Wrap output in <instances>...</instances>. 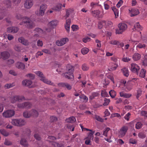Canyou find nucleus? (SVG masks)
Listing matches in <instances>:
<instances>
[{
    "mask_svg": "<svg viewBox=\"0 0 147 147\" xmlns=\"http://www.w3.org/2000/svg\"><path fill=\"white\" fill-rule=\"evenodd\" d=\"M11 6L10 0H4L0 3V20L2 19L6 15V11L7 8Z\"/></svg>",
    "mask_w": 147,
    "mask_h": 147,
    "instance_id": "obj_1",
    "label": "nucleus"
},
{
    "mask_svg": "<svg viewBox=\"0 0 147 147\" xmlns=\"http://www.w3.org/2000/svg\"><path fill=\"white\" fill-rule=\"evenodd\" d=\"M16 18L19 20H22V22L20 24L21 25H23L24 24H25L26 27L28 28H32L35 26V24L29 18L26 16L22 17L20 14H18L16 16Z\"/></svg>",
    "mask_w": 147,
    "mask_h": 147,
    "instance_id": "obj_2",
    "label": "nucleus"
},
{
    "mask_svg": "<svg viewBox=\"0 0 147 147\" xmlns=\"http://www.w3.org/2000/svg\"><path fill=\"white\" fill-rule=\"evenodd\" d=\"M35 74L40 78V80L43 82L53 86H55L54 84L52 82L46 79L42 73L40 71H37L35 72Z\"/></svg>",
    "mask_w": 147,
    "mask_h": 147,
    "instance_id": "obj_3",
    "label": "nucleus"
},
{
    "mask_svg": "<svg viewBox=\"0 0 147 147\" xmlns=\"http://www.w3.org/2000/svg\"><path fill=\"white\" fill-rule=\"evenodd\" d=\"M119 29L116 30V34H121L127 28V25L124 23H120L118 25Z\"/></svg>",
    "mask_w": 147,
    "mask_h": 147,
    "instance_id": "obj_4",
    "label": "nucleus"
},
{
    "mask_svg": "<svg viewBox=\"0 0 147 147\" xmlns=\"http://www.w3.org/2000/svg\"><path fill=\"white\" fill-rule=\"evenodd\" d=\"M12 123L16 126H22L24 125L25 123V121L23 119H13L12 120Z\"/></svg>",
    "mask_w": 147,
    "mask_h": 147,
    "instance_id": "obj_5",
    "label": "nucleus"
},
{
    "mask_svg": "<svg viewBox=\"0 0 147 147\" xmlns=\"http://www.w3.org/2000/svg\"><path fill=\"white\" fill-rule=\"evenodd\" d=\"M67 71L65 72L64 74L65 77L67 79H71L74 78L73 74V69L71 68L67 69Z\"/></svg>",
    "mask_w": 147,
    "mask_h": 147,
    "instance_id": "obj_6",
    "label": "nucleus"
},
{
    "mask_svg": "<svg viewBox=\"0 0 147 147\" xmlns=\"http://www.w3.org/2000/svg\"><path fill=\"white\" fill-rule=\"evenodd\" d=\"M15 114V111L13 110H9L4 111L3 113L4 117L6 118H9L13 116Z\"/></svg>",
    "mask_w": 147,
    "mask_h": 147,
    "instance_id": "obj_7",
    "label": "nucleus"
},
{
    "mask_svg": "<svg viewBox=\"0 0 147 147\" xmlns=\"http://www.w3.org/2000/svg\"><path fill=\"white\" fill-rule=\"evenodd\" d=\"M140 67L137 64L134 63L131 64V70L133 72L138 75V71Z\"/></svg>",
    "mask_w": 147,
    "mask_h": 147,
    "instance_id": "obj_8",
    "label": "nucleus"
},
{
    "mask_svg": "<svg viewBox=\"0 0 147 147\" xmlns=\"http://www.w3.org/2000/svg\"><path fill=\"white\" fill-rule=\"evenodd\" d=\"M25 100V98L23 96H15L13 97L11 102L12 103H14L16 101H20Z\"/></svg>",
    "mask_w": 147,
    "mask_h": 147,
    "instance_id": "obj_9",
    "label": "nucleus"
},
{
    "mask_svg": "<svg viewBox=\"0 0 147 147\" xmlns=\"http://www.w3.org/2000/svg\"><path fill=\"white\" fill-rule=\"evenodd\" d=\"M68 41V38H65L61 39L59 40H57L56 42V45L58 46H62L65 44Z\"/></svg>",
    "mask_w": 147,
    "mask_h": 147,
    "instance_id": "obj_10",
    "label": "nucleus"
},
{
    "mask_svg": "<svg viewBox=\"0 0 147 147\" xmlns=\"http://www.w3.org/2000/svg\"><path fill=\"white\" fill-rule=\"evenodd\" d=\"M128 130V128L127 126H124L120 129L119 132V136L121 137L124 136L125 134Z\"/></svg>",
    "mask_w": 147,
    "mask_h": 147,
    "instance_id": "obj_11",
    "label": "nucleus"
},
{
    "mask_svg": "<svg viewBox=\"0 0 147 147\" xmlns=\"http://www.w3.org/2000/svg\"><path fill=\"white\" fill-rule=\"evenodd\" d=\"M33 4L32 0H26L24 3L25 8L27 9L30 8Z\"/></svg>",
    "mask_w": 147,
    "mask_h": 147,
    "instance_id": "obj_12",
    "label": "nucleus"
},
{
    "mask_svg": "<svg viewBox=\"0 0 147 147\" xmlns=\"http://www.w3.org/2000/svg\"><path fill=\"white\" fill-rule=\"evenodd\" d=\"M19 28L17 27H12L8 28L7 31L9 33H15L17 32L19 30Z\"/></svg>",
    "mask_w": 147,
    "mask_h": 147,
    "instance_id": "obj_13",
    "label": "nucleus"
},
{
    "mask_svg": "<svg viewBox=\"0 0 147 147\" xmlns=\"http://www.w3.org/2000/svg\"><path fill=\"white\" fill-rule=\"evenodd\" d=\"M58 85L59 87L66 88L68 90H70L72 88L71 86L66 83H59L58 84Z\"/></svg>",
    "mask_w": 147,
    "mask_h": 147,
    "instance_id": "obj_14",
    "label": "nucleus"
},
{
    "mask_svg": "<svg viewBox=\"0 0 147 147\" xmlns=\"http://www.w3.org/2000/svg\"><path fill=\"white\" fill-rule=\"evenodd\" d=\"M18 41L20 42L26 46L28 45L30 43L27 40L25 39L23 37H21L19 38Z\"/></svg>",
    "mask_w": 147,
    "mask_h": 147,
    "instance_id": "obj_15",
    "label": "nucleus"
},
{
    "mask_svg": "<svg viewBox=\"0 0 147 147\" xmlns=\"http://www.w3.org/2000/svg\"><path fill=\"white\" fill-rule=\"evenodd\" d=\"M71 23V20L70 19H69L66 20V23L65 25V27L68 32H69Z\"/></svg>",
    "mask_w": 147,
    "mask_h": 147,
    "instance_id": "obj_16",
    "label": "nucleus"
},
{
    "mask_svg": "<svg viewBox=\"0 0 147 147\" xmlns=\"http://www.w3.org/2000/svg\"><path fill=\"white\" fill-rule=\"evenodd\" d=\"M129 11L131 13V16L132 17L138 15L139 13V12L137 9H133L131 10L129 9Z\"/></svg>",
    "mask_w": 147,
    "mask_h": 147,
    "instance_id": "obj_17",
    "label": "nucleus"
},
{
    "mask_svg": "<svg viewBox=\"0 0 147 147\" xmlns=\"http://www.w3.org/2000/svg\"><path fill=\"white\" fill-rule=\"evenodd\" d=\"M142 28L140 25L139 22H137L134 24L133 30H137L138 31H140L142 30Z\"/></svg>",
    "mask_w": 147,
    "mask_h": 147,
    "instance_id": "obj_18",
    "label": "nucleus"
},
{
    "mask_svg": "<svg viewBox=\"0 0 147 147\" xmlns=\"http://www.w3.org/2000/svg\"><path fill=\"white\" fill-rule=\"evenodd\" d=\"M16 66L18 69H24L25 68L24 64L20 62H17L16 64Z\"/></svg>",
    "mask_w": 147,
    "mask_h": 147,
    "instance_id": "obj_19",
    "label": "nucleus"
},
{
    "mask_svg": "<svg viewBox=\"0 0 147 147\" xmlns=\"http://www.w3.org/2000/svg\"><path fill=\"white\" fill-rule=\"evenodd\" d=\"M1 57L4 59H7L10 56V54L9 53L6 51H4L1 53Z\"/></svg>",
    "mask_w": 147,
    "mask_h": 147,
    "instance_id": "obj_20",
    "label": "nucleus"
},
{
    "mask_svg": "<svg viewBox=\"0 0 147 147\" xmlns=\"http://www.w3.org/2000/svg\"><path fill=\"white\" fill-rule=\"evenodd\" d=\"M99 95V93L97 92H93L92 93L91 95L90 96L89 99L90 100H92L95 98L98 97Z\"/></svg>",
    "mask_w": 147,
    "mask_h": 147,
    "instance_id": "obj_21",
    "label": "nucleus"
},
{
    "mask_svg": "<svg viewBox=\"0 0 147 147\" xmlns=\"http://www.w3.org/2000/svg\"><path fill=\"white\" fill-rule=\"evenodd\" d=\"M32 83V81L30 80H25L22 81V84L26 86H29Z\"/></svg>",
    "mask_w": 147,
    "mask_h": 147,
    "instance_id": "obj_22",
    "label": "nucleus"
},
{
    "mask_svg": "<svg viewBox=\"0 0 147 147\" xmlns=\"http://www.w3.org/2000/svg\"><path fill=\"white\" fill-rule=\"evenodd\" d=\"M121 71L123 75L126 77H128L129 75V71L127 68H124L121 69Z\"/></svg>",
    "mask_w": 147,
    "mask_h": 147,
    "instance_id": "obj_23",
    "label": "nucleus"
},
{
    "mask_svg": "<svg viewBox=\"0 0 147 147\" xmlns=\"http://www.w3.org/2000/svg\"><path fill=\"white\" fill-rule=\"evenodd\" d=\"M21 144L23 146V147H28V144L26 140L22 138L20 141Z\"/></svg>",
    "mask_w": 147,
    "mask_h": 147,
    "instance_id": "obj_24",
    "label": "nucleus"
},
{
    "mask_svg": "<svg viewBox=\"0 0 147 147\" xmlns=\"http://www.w3.org/2000/svg\"><path fill=\"white\" fill-rule=\"evenodd\" d=\"M73 10L72 9H67L66 10V14L64 16L65 19H67L68 18L69 16L72 13H73Z\"/></svg>",
    "mask_w": 147,
    "mask_h": 147,
    "instance_id": "obj_25",
    "label": "nucleus"
},
{
    "mask_svg": "<svg viewBox=\"0 0 147 147\" xmlns=\"http://www.w3.org/2000/svg\"><path fill=\"white\" fill-rule=\"evenodd\" d=\"M140 58V55L137 53H135L133 56V59L134 61L138 60Z\"/></svg>",
    "mask_w": 147,
    "mask_h": 147,
    "instance_id": "obj_26",
    "label": "nucleus"
},
{
    "mask_svg": "<svg viewBox=\"0 0 147 147\" xmlns=\"http://www.w3.org/2000/svg\"><path fill=\"white\" fill-rule=\"evenodd\" d=\"M58 22V21L57 20H55L50 22L49 23V25L51 26V28H54L57 25Z\"/></svg>",
    "mask_w": 147,
    "mask_h": 147,
    "instance_id": "obj_27",
    "label": "nucleus"
},
{
    "mask_svg": "<svg viewBox=\"0 0 147 147\" xmlns=\"http://www.w3.org/2000/svg\"><path fill=\"white\" fill-rule=\"evenodd\" d=\"M76 121V118L74 116L70 117L69 118L67 119L66 120L67 122L71 123L75 122Z\"/></svg>",
    "mask_w": 147,
    "mask_h": 147,
    "instance_id": "obj_28",
    "label": "nucleus"
},
{
    "mask_svg": "<svg viewBox=\"0 0 147 147\" xmlns=\"http://www.w3.org/2000/svg\"><path fill=\"white\" fill-rule=\"evenodd\" d=\"M146 70L144 69H142L139 73V76L140 77L142 78H144L146 76Z\"/></svg>",
    "mask_w": 147,
    "mask_h": 147,
    "instance_id": "obj_29",
    "label": "nucleus"
},
{
    "mask_svg": "<svg viewBox=\"0 0 147 147\" xmlns=\"http://www.w3.org/2000/svg\"><path fill=\"white\" fill-rule=\"evenodd\" d=\"M146 47V45L143 43H139L137 46L136 48L139 49H145Z\"/></svg>",
    "mask_w": 147,
    "mask_h": 147,
    "instance_id": "obj_30",
    "label": "nucleus"
},
{
    "mask_svg": "<svg viewBox=\"0 0 147 147\" xmlns=\"http://www.w3.org/2000/svg\"><path fill=\"white\" fill-rule=\"evenodd\" d=\"M125 86L126 88L127 89L128 91H130L132 88L133 85L131 82H128Z\"/></svg>",
    "mask_w": 147,
    "mask_h": 147,
    "instance_id": "obj_31",
    "label": "nucleus"
},
{
    "mask_svg": "<svg viewBox=\"0 0 147 147\" xmlns=\"http://www.w3.org/2000/svg\"><path fill=\"white\" fill-rule=\"evenodd\" d=\"M62 4H58L55 6L54 7L53 9L56 11H60L61 8Z\"/></svg>",
    "mask_w": 147,
    "mask_h": 147,
    "instance_id": "obj_32",
    "label": "nucleus"
},
{
    "mask_svg": "<svg viewBox=\"0 0 147 147\" xmlns=\"http://www.w3.org/2000/svg\"><path fill=\"white\" fill-rule=\"evenodd\" d=\"M31 112L30 111H26L23 113V116L24 117L28 118L31 116Z\"/></svg>",
    "mask_w": 147,
    "mask_h": 147,
    "instance_id": "obj_33",
    "label": "nucleus"
},
{
    "mask_svg": "<svg viewBox=\"0 0 147 147\" xmlns=\"http://www.w3.org/2000/svg\"><path fill=\"white\" fill-rule=\"evenodd\" d=\"M112 9L114 12L116 18H117L119 16V12L117 9L115 7H112Z\"/></svg>",
    "mask_w": 147,
    "mask_h": 147,
    "instance_id": "obj_34",
    "label": "nucleus"
},
{
    "mask_svg": "<svg viewBox=\"0 0 147 147\" xmlns=\"http://www.w3.org/2000/svg\"><path fill=\"white\" fill-rule=\"evenodd\" d=\"M106 24V22L105 21H102L99 22L98 24V28L99 29L102 28L103 26H104Z\"/></svg>",
    "mask_w": 147,
    "mask_h": 147,
    "instance_id": "obj_35",
    "label": "nucleus"
},
{
    "mask_svg": "<svg viewBox=\"0 0 147 147\" xmlns=\"http://www.w3.org/2000/svg\"><path fill=\"white\" fill-rule=\"evenodd\" d=\"M0 132L2 135L5 136H7L9 134V133L4 129H0Z\"/></svg>",
    "mask_w": 147,
    "mask_h": 147,
    "instance_id": "obj_36",
    "label": "nucleus"
},
{
    "mask_svg": "<svg viewBox=\"0 0 147 147\" xmlns=\"http://www.w3.org/2000/svg\"><path fill=\"white\" fill-rule=\"evenodd\" d=\"M31 116L34 117H37L38 115V113L37 111L35 110L32 109L30 111Z\"/></svg>",
    "mask_w": 147,
    "mask_h": 147,
    "instance_id": "obj_37",
    "label": "nucleus"
},
{
    "mask_svg": "<svg viewBox=\"0 0 147 147\" xmlns=\"http://www.w3.org/2000/svg\"><path fill=\"white\" fill-rule=\"evenodd\" d=\"M100 13V11L99 10H96L92 11V14L94 16H98Z\"/></svg>",
    "mask_w": 147,
    "mask_h": 147,
    "instance_id": "obj_38",
    "label": "nucleus"
},
{
    "mask_svg": "<svg viewBox=\"0 0 147 147\" xmlns=\"http://www.w3.org/2000/svg\"><path fill=\"white\" fill-rule=\"evenodd\" d=\"M89 49L86 47H84L81 49V53L83 55H85L87 54L89 51Z\"/></svg>",
    "mask_w": 147,
    "mask_h": 147,
    "instance_id": "obj_39",
    "label": "nucleus"
},
{
    "mask_svg": "<svg viewBox=\"0 0 147 147\" xmlns=\"http://www.w3.org/2000/svg\"><path fill=\"white\" fill-rule=\"evenodd\" d=\"M82 68L84 71H87L89 69V66L86 63L83 64L82 66Z\"/></svg>",
    "mask_w": 147,
    "mask_h": 147,
    "instance_id": "obj_40",
    "label": "nucleus"
},
{
    "mask_svg": "<svg viewBox=\"0 0 147 147\" xmlns=\"http://www.w3.org/2000/svg\"><path fill=\"white\" fill-rule=\"evenodd\" d=\"M24 108H30L32 106V104L28 102H24Z\"/></svg>",
    "mask_w": 147,
    "mask_h": 147,
    "instance_id": "obj_41",
    "label": "nucleus"
},
{
    "mask_svg": "<svg viewBox=\"0 0 147 147\" xmlns=\"http://www.w3.org/2000/svg\"><path fill=\"white\" fill-rule=\"evenodd\" d=\"M109 93L111 96L112 98H114L116 96V93L114 90H111L109 92Z\"/></svg>",
    "mask_w": 147,
    "mask_h": 147,
    "instance_id": "obj_42",
    "label": "nucleus"
},
{
    "mask_svg": "<svg viewBox=\"0 0 147 147\" xmlns=\"http://www.w3.org/2000/svg\"><path fill=\"white\" fill-rule=\"evenodd\" d=\"M142 90L140 89H139L137 92V94L136 95V97L138 99V98L142 94Z\"/></svg>",
    "mask_w": 147,
    "mask_h": 147,
    "instance_id": "obj_43",
    "label": "nucleus"
},
{
    "mask_svg": "<svg viewBox=\"0 0 147 147\" xmlns=\"http://www.w3.org/2000/svg\"><path fill=\"white\" fill-rule=\"evenodd\" d=\"M15 85L13 84H6L4 86V88L5 89H9L11 87H13Z\"/></svg>",
    "mask_w": 147,
    "mask_h": 147,
    "instance_id": "obj_44",
    "label": "nucleus"
},
{
    "mask_svg": "<svg viewBox=\"0 0 147 147\" xmlns=\"http://www.w3.org/2000/svg\"><path fill=\"white\" fill-rule=\"evenodd\" d=\"M118 65L117 64L114 63L111 66V67L110 68L109 70H115L116 69Z\"/></svg>",
    "mask_w": 147,
    "mask_h": 147,
    "instance_id": "obj_45",
    "label": "nucleus"
},
{
    "mask_svg": "<svg viewBox=\"0 0 147 147\" xmlns=\"http://www.w3.org/2000/svg\"><path fill=\"white\" fill-rule=\"evenodd\" d=\"M57 120V118L54 116H51L50 117V121L51 122H53L56 121Z\"/></svg>",
    "mask_w": 147,
    "mask_h": 147,
    "instance_id": "obj_46",
    "label": "nucleus"
},
{
    "mask_svg": "<svg viewBox=\"0 0 147 147\" xmlns=\"http://www.w3.org/2000/svg\"><path fill=\"white\" fill-rule=\"evenodd\" d=\"M142 125L141 122H137L136 124V128L137 129H140L142 126Z\"/></svg>",
    "mask_w": 147,
    "mask_h": 147,
    "instance_id": "obj_47",
    "label": "nucleus"
},
{
    "mask_svg": "<svg viewBox=\"0 0 147 147\" xmlns=\"http://www.w3.org/2000/svg\"><path fill=\"white\" fill-rule=\"evenodd\" d=\"M110 129L109 127L107 128L105 130L103 131V135L106 137L107 136V133Z\"/></svg>",
    "mask_w": 147,
    "mask_h": 147,
    "instance_id": "obj_48",
    "label": "nucleus"
},
{
    "mask_svg": "<svg viewBox=\"0 0 147 147\" xmlns=\"http://www.w3.org/2000/svg\"><path fill=\"white\" fill-rule=\"evenodd\" d=\"M79 97L80 98L83 99L86 102H87L88 100V98L84 95H82L80 96Z\"/></svg>",
    "mask_w": 147,
    "mask_h": 147,
    "instance_id": "obj_49",
    "label": "nucleus"
},
{
    "mask_svg": "<svg viewBox=\"0 0 147 147\" xmlns=\"http://www.w3.org/2000/svg\"><path fill=\"white\" fill-rule=\"evenodd\" d=\"M34 32H35V33L36 32L38 34H40L43 31L42 29L40 28H36L34 30Z\"/></svg>",
    "mask_w": 147,
    "mask_h": 147,
    "instance_id": "obj_50",
    "label": "nucleus"
},
{
    "mask_svg": "<svg viewBox=\"0 0 147 147\" xmlns=\"http://www.w3.org/2000/svg\"><path fill=\"white\" fill-rule=\"evenodd\" d=\"M131 115V114L130 113H128L125 115V116L124 117V118L127 121H129Z\"/></svg>",
    "mask_w": 147,
    "mask_h": 147,
    "instance_id": "obj_51",
    "label": "nucleus"
},
{
    "mask_svg": "<svg viewBox=\"0 0 147 147\" xmlns=\"http://www.w3.org/2000/svg\"><path fill=\"white\" fill-rule=\"evenodd\" d=\"M4 144L7 146H9L12 144V143L10 141L7 139H5Z\"/></svg>",
    "mask_w": 147,
    "mask_h": 147,
    "instance_id": "obj_52",
    "label": "nucleus"
},
{
    "mask_svg": "<svg viewBox=\"0 0 147 147\" xmlns=\"http://www.w3.org/2000/svg\"><path fill=\"white\" fill-rule=\"evenodd\" d=\"M90 38L88 36H86L83 39V41L85 43L90 41Z\"/></svg>",
    "mask_w": 147,
    "mask_h": 147,
    "instance_id": "obj_53",
    "label": "nucleus"
},
{
    "mask_svg": "<svg viewBox=\"0 0 147 147\" xmlns=\"http://www.w3.org/2000/svg\"><path fill=\"white\" fill-rule=\"evenodd\" d=\"M71 28L73 31H76L78 29L79 27L77 25H73L71 26Z\"/></svg>",
    "mask_w": 147,
    "mask_h": 147,
    "instance_id": "obj_54",
    "label": "nucleus"
},
{
    "mask_svg": "<svg viewBox=\"0 0 147 147\" xmlns=\"http://www.w3.org/2000/svg\"><path fill=\"white\" fill-rule=\"evenodd\" d=\"M138 137L141 138H144L146 137V135L142 132H140L138 134Z\"/></svg>",
    "mask_w": 147,
    "mask_h": 147,
    "instance_id": "obj_55",
    "label": "nucleus"
},
{
    "mask_svg": "<svg viewBox=\"0 0 147 147\" xmlns=\"http://www.w3.org/2000/svg\"><path fill=\"white\" fill-rule=\"evenodd\" d=\"M89 131H91L88 134V136L90 137V138H93V135L94 134L95 132L94 131H92L91 129H90L89 130Z\"/></svg>",
    "mask_w": 147,
    "mask_h": 147,
    "instance_id": "obj_56",
    "label": "nucleus"
},
{
    "mask_svg": "<svg viewBox=\"0 0 147 147\" xmlns=\"http://www.w3.org/2000/svg\"><path fill=\"white\" fill-rule=\"evenodd\" d=\"M67 127L69 129H71L72 131H73L74 130V127L72 124H69L67 125Z\"/></svg>",
    "mask_w": 147,
    "mask_h": 147,
    "instance_id": "obj_57",
    "label": "nucleus"
},
{
    "mask_svg": "<svg viewBox=\"0 0 147 147\" xmlns=\"http://www.w3.org/2000/svg\"><path fill=\"white\" fill-rule=\"evenodd\" d=\"M14 49L15 51H20L22 50L21 47L18 45H16L15 46Z\"/></svg>",
    "mask_w": 147,
    "mask_h": 147,
    "instance_id": "obj_58",
    "label": "nucleus"
},
{
    "mask_svg": "<svg viewBox=\"0 0 147 147\" xmlns=\"http://www.w3.org/2000/svg\"><path fill=\"white\" fill-rule=\"evenodd\" d=\"M37 45L38 47H42L43 46V43L42 40H38L37 42Z\"/></svg>",
    "mask_w": 147,
    "mask_h": 147,
    "instance_id": "obj_59",
    "label": "nucleus"
},
{
    "mask_svg": "<svg viewBox=\"0 0 147 147\" xmlns=\"http://www.w3.org/2000/svg\"><path fill=\"white\" fill-rule=\"evenodd\" d=\"M95 118L98 121L102 122L103 121V119L99 116L95 115Z\"/></svg>",
    "mask_w": 147,
    "mask_h": 147,
    "instance_id": "obj_60",
    "label": "nucleus"
},
{
    "mask_svg": "<svg viewBox=\"0 0 147 147\" xmlns=\"http://www.w3.org/2000/svg\"><path fill=\"white\" fill-rule=\"evenodd\" d=\"M47 7V5L45 4H42L41 5L40 7V9L45 11Z\"/></svg>",
    "mask_w": 147,
    "mask_h": 147,
    "instance_id": "obj_61",
    "label": "nucleus"
},
{
    "mask_svg": "<svg viewBox=\"0 0 147 147\" xmlns=\"http://www.w3.org/2000/svg\"><path fill=\"white\" fill-rule=\"evenodd\" d=\"M105 102L103 103V105L104 106H107V105L109 102H110V100L109 99H107L106 98H105L104 100Z\"/></svg>",
    "mask_w": 147,
    "mask_h": 147,
    "instance_id": "obj_62",
    "label": "nucleus"
},
{
    "mask_svg": "<svg viewBox=\"0 0 147 147\" xmlns=\"http://www.w3.org/2000/svg\"><path fill=\"white\" fill-rule=\"evenodd\" d=\"M34 136L35 138L38 140H40L41 139V137L38 134H35Z\"/></svg>",
    "mask_w": 147,
    "mask_h": 147,
    "instance_id": "obj_63",
    "label": "nucleus"
},
{
    "mask_svg": "<svg viewBox=\"0 0 147 147\" xmlns=\"http://www.w3.org/2000/svg\"><path fill=\"white\" fill-rule=\"evenodd\" d=\"M101 95L102 97H107L108 94L105 90L102 91L101 93Z\"/></svg>",
    "mask_w": 147,
    "mask_h": 147,
    "instance_id": "obj_64",
    "label": "nucleus"
}]
</instances>
